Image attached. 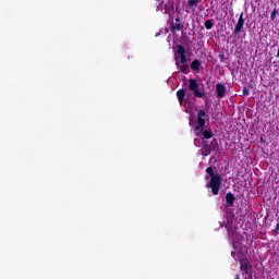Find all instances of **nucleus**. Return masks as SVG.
Wrapping results in <instances>:
<instances>
[{"label":"nucleus","instance_id":"7ed1b4c3","mask_svg":"<svg viewBox=\"0 0 279 279\" xmlns=\"http://www.w3.org/2000/svg\"><path fill=\"white\" fill-rule=\"evenodd\" d=\"M189 90H191L194 97H197L198 99H202L206 95L204 89H199V84L195 78L189 80Z\"/></svg>","mask_w":279,"mask_h":279},{"label":"nucleus","instance_id":"20e7f679","mask_svg":"<svg viewBox=\"0 0 279 279\" xmlns=\"http://www.w3.org/2000/svg\"><path fill=\"white\" fill-rule=\"evenodd\" d=\"M239 263H240V269L242 271H244V274L246 276H250V274H252V263H250V259L247 258V256H242L240 259H239Z\"/></svg>","mask_w":279,"mask_h":279},{"label":"nucleus","instance_id":"412c9836","mask_svg":"<svg viewBox=\"0 0 279 279\" xmlns=\"http://www.w3.org/2000/svg\"><path fill=\"white\" fill-rule=\"evenodd\" d=\"M225 58H226V57H225L223 54H220V56H219L220 62H223Z\"/></svg>","mask_w":279,"mask_h":279},{"label":"nucleus","instance_id":"39448f33","mask_svg":"<svg viewBox=\"0 0 279 279\" xmlns=\"http://www.w3.org/2000/svg\"><path fill=\"white\" fill-rule=\"evenodd\" d=\"M245 25V19H243V12L240 14L236 25L234 26L233 34L239 36L243 32V26Z\"/></svg>","mask_w":279,"mask_h":279},{"label":"nucleus","instance_id":"5701e85b","mask_svg":"<svg viewBox=\"0 0 279 279\" xmlns=\"http://www.w3.org/2000/svg\"><path fill=\"white\" fill-rule=\"evenodd\" d=\"M276 232H279V223L276 226Z\"/></svg>","mask_w":279,"mask_h":279},{"label":"nucleus","instance_id":"2eb2a0df","mask_svg":"<svg viewBox=\"0 0 279 279\" xmlns=\"http://www.w3.org/2000/svg\"><path fill=\"white\" fill-rule=\"evenodd\" d=\"M209 149H211V151H219V141L217 138L210 142Z\"/></svg>","mask_w":279,"mask_h":279},{"label":"nucleus","instance_id":"4468645a","mask_svg":"<svg viewBox=\"0 0 279 279\" xmlns=\"http://www.w3.org/2000/svg\"><path fill=\"white\" fill-rule=\"evenodd\" d=\"M211 151L213 150L208 144H204L203 147L201 148L202 156H210Z\"/></svg>","mask_w":279,"mask_h":279},{"label":"nucleus","instance_id":"a211bd4d","mask_svg":"<svg viewBox=\"0 0 279 279\" xmlns=\"http://www.w3.org/2000/svg\"><path fill=\"white\" fill-rule=\"evenodd\" d=\"M213 21H215V20H206L205 21V29H213Z\"/></svg>","mask_w":279,"mask_h":279},{"label":"nucleus","instance_id":"9d476101","mask_svg":"<svg viewBox=\"0 0 279 279\" xmlns=\"http://www.w3.org/2000/svg\"><path fill=\"white\" fill-rule=\"evenodd\" d=\"M184 97H186V90L184 88H181L177 92V99L179 104H184Z\"/></svg>","mask_w":279,"mask_h":279},{"label":"nucleus","instance_id":"1a4fd4ad","mask_svg":"<svg viewBox=\"0 0 279 279\" xmlns=\"http://www.w3.org/2000/svg\"><path fill=\"white\" fill-rule=\"evenodd\" d=\"M175 65L180 69L181 73H184V75H187V73H191V68H189V64L186 63H182V65L180 64V62H175Z\"/></svg>","mask_w":279,"mask_h":279},{"label":"nucleus","instance_id":"dca6fc26","mask_svg":"<svg viewBox=\"0 0 279 279\" xmlns=\"http://www.w3.org/2000/svg\"><path fill=\"white\" fill-rule=\"evenodd\" d=\"M190 66H191L192 71H199V69L202 66V62H199L198 59H195L194 61H192Z\"/></svg>","mask_w":279,"mask_h":279},{"label":"nucleus","instance_id":"f3484780","mask_svg":"<svg viewBox=\"0 0 279 279\" xmlns=\"http://www.w3.org/2000/svg\"><path fill=\"white\" fill-rule=\"evenodd\" d=\"M202 136L203 138H205L206 141H208L211 136H213V130L211 129H207L202 131Z\"/></svg>","mask_w":279,"mask_h":279},{"label":"nucleus","instance_id":"4be33fe9","mask_svg":"<svg viewBox=\"0 0 279 279\" xmlns=\"http://www.w3.org/2000/svg\"><path fill=\"white\" fill-rule=\"evenodd\" d=\"M180 22H181L180 17H177L175 23L180 24Z\"/></svg>","mask_w":279,"mask_h":279},{"label":"nucleus","instance_id":"f8f14e48","mask_svg":"<svg viewBox=\"0 0 279 279\" xmlns=\"http://www.w3.org/2000/svg\"><path fill=\"white\" fill-rule=\"evenodd\" d=\"M234 199H236V198L234 197V194H232V192H229L226 194V202L229 207L234 206Z\"/></svg>","mask_w":279,"mask_h":279},{"label":"nucleus","instance_id":"0eeeda50","mask_svg":"<svg viewBox=\"0 0 279 279\" xmlns=\"http://www.w3.org/2000/svg\"><path fill=\"white\" fill-rule=\"evenodd\" d=\"M165 14H168V16L171 17V15L173 14V12H175V2L173 0H169L166 4H165Z\"/></svg>","mask_w":279,"mask_h":279},{"label":"nucleus","instance_id":"b1692460","mask_svg":"<svg viewBox=\"0 0 279 279\" xmlns=\"http://www.w3.org/2000/svg\"><path fill=\"white\" fill-rule=\"evenodd\" d=\"M234 279H241L240 275H235Z\"/></svg>","mask_w":279,"mask_h":279},{"label":"nucleus","instance_id":"aec40b11","mask_svg":"<svg viewBox=\"0 0 279 279\" xmlns=\"http://www.w3.org/2000/svg\"><path fill=\"white\" fill-rule=\"evenodd\" d=\"M242 93H243L244 96H247V95H250V89H247V87H244L242 89Z\"/></svg>","mask_w":279,"mask_h":279},{"label":"nucleus","instance_id":"f257e3e1","mask_svg":"<svg viewBox=\"0 0 279 279\" xmlns=\"http://www.w3.org/2000/svg\"><path fill=\"white\" fill-rule=\"evenodd\" d=\"M205 180H209L206 183V189H210L213 195H219V191H221V184L223 183V179L221 174L215 173L214 167H208L206 169Z\"/></svg>","mask_w":279,"mask_h":279},{"label":"nucleus","instance_id":"f03ea898","mask_svg":"<svg viewBox=\"0 0 279 279\" xmlns=\"http://www.w3.org/2000/svg\"><path fill=\"white\" fill-rule=\"evenodd\" d=\"M209 117L210 116L206 113V109H201L197 111V120L195 122L193 121V117H190L189 125L193 128V125H195L196 123V125L194 126V133L196 136H202V132L204 131V128L206 125V119H209Z\"/></svg>","mask_w":279,"mask_h":279},{"label":"nucleus","instance_id":"ddd939ff","mask_svg":"<svg viewBox=\"0 0 279 279\" xmlns=\"http://www.w3.org/2000/svg\"><path fill=\"white\" fill-rule=\"evenodd\" d=\"M199 1H202V0H189L187 1L189 10H191L192 12H195V10H197V5H198Z\"/></svg>","mask_w":279,"mask_h":279},{"label":"nucleus","instance_id":"9b49d317","mask_svg":"<svg viewBox=\"0 0 279 279\" xmlns=\"http://www.w3.org/2000/svg\"><path fill=\"white\" fill-rule=\"evenodd\" d=\"M183 28H184V25L182 24H175L173 22L170 24V32L172 34H175V32H182Z\"/></svg>","mask_w":279,"mask_h":279},{"label":"nucleus","instance_id":"6e6552de","mask_svg":"<svg viewBox=\"0 0 279 279\" xmlns=\"http://www.w3.org/2000/svg\"><path fill=\"white\" fill-rule=\"evenodd\" d=\"M216 94L219 99H222V97L226 95V85L218 83L216 85Z\"/></svg>","mask_w":279,"mask_h":279},{"label":"nucleus","instance_id":"393cba45","mask_svg":"<svg viewBox=\"0 0 279 279\" xmlns=\"http://www.w3.org/2000/svg\"><path fill=\"white\" fill-rule=\"evenodd\" d=\"M231 256L234 258V256H236V255H235V253H234V252H231Z\"/></svg>","mask_w":279,"mask_h":279},{"label":"nucleus","instance_id":"423d86ee","mask_svg":"<svg viewBox=\"0 0 279 279\" xmlns=\"http://www.w3.org/2000/svg\"><path fill=\"white\" fill-rule=\"evenodd\" d=\"M177 53L180 56L181 64H186V48L182 45L177 46Z\"/></svg>","mask_w":279,"mask_h":279},{"label":"nucleus","instance_id":"6ab92c4d","mask_svg":"<svg viewBox=\"0 0 279 279\" xmlns=\"http://www.w3.org/2000/svg\"><path fill=\"white\" fill-rule=\"evenodd\" d=\"M278 15V10L277 9H274L271 14H270V19L271 21H276V16Z\"/></svg>","mask_w":279,"mask_h":279}]
</instances>
